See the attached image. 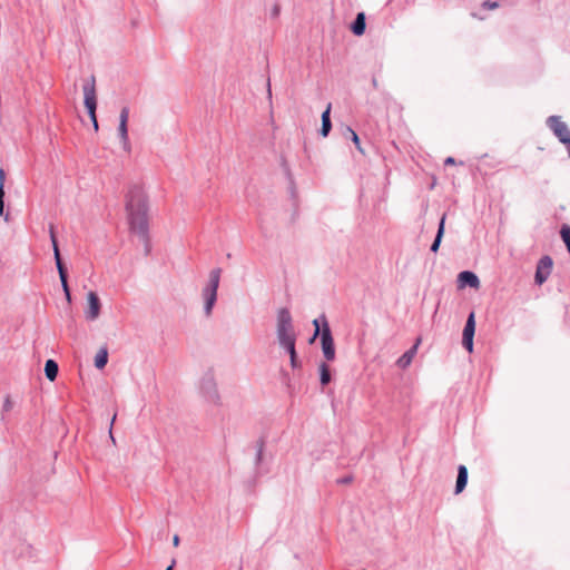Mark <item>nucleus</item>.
Returning a JSON list of instances; mask_svg holds the SVG:
<instances>
[{
    "mask_svg": "<svg viewBox=\"0 0 570 570\" xmlns=\"http://www.w3.org/2000/svg\"><path fill=\"white\" fill-rule=\"evenodd\" d=\"M126 210L130 232L136 234L145 246V254L150 253L148 199L142 187L132 186L126 196Z\"/></svg>",
    "mask_w": 570,
    "mask_h": 570,
    "instance_id": "nucleus-1",
    "label": "nucleus"
},
{
    "mask_svg": "<svg viewBox=\"0 0 570 570\" xmlns=\"http://www.w3.org/2000/svg\"><path fill=\"white\" fill-rule=\"evenodd\" d=\"M277 340L289 355V362L293 370L302 367V362L296 353V333L293 325L291 312L286 307H282L277 312L276 325Z\"/></svg>",
    "mask_w": 570,
    "mask_h": 570,
    "instance_id": "nucleus-2",
    "label": "nucleus"
},
{
    "mask_svg": "<svg viewBox=\"0 0 570 570\" xmlns=\"http://www.w3.org/2000/svg\"><path fill=\"white\" fill-rule=\"evenodd\" d=\"M220 268H214L209 274V282L203 289V296L205 298L204 312L206 316L212 315L213 307L217 301V289L220 281Z\"/></svg>",
    "mask_w": 570,
    "mask_h": 570,
    "instance_id": "nucleus-3",
    "label": "nucleus"
},
{
    "mask_svg": "<svg viewBox=\"0 0 570 570\" xmlns=\"http://www.w3.org/2000/svg\"><path fill=\"white\" fill-rule=\"evenodd\" d=\"M83 104L92 122V127L96 131L99 129L96 109H97V95H96V80L95 77L85 82L83 87Z\"/></svg>",
    "mask_w": 570,
    "mask_h": 570,
    "instance_id": "nucleus-4",
    "label": "nucleus"
},
{
    "mask_svg": "<svg viewBox=\"0 0 570 570\" xmlns=\"http://www.w3.org/2000/svg\"><path fill=\"white\" fill-rule=\"evenodd\" d=\"M322 323L323 327L321 331V344L323 355L326 361H333L335 358V345L328 322L324 314L322 315Z\"/></svg>",
    "mask_w": 570,
    "mask_h": 570,
    "instance_id": "nucleus-5",
    "label": "nucleus"
},
{
    "mask_svg": "<svg viewBox=\"0 0 570 570\" xmlns=\"http://www.w3.org/2000/svg\"><path fill=\"white\" fill-rule=\"evenodd\" d=\"M200 391L207 401L219 404L220 396L218 393L216 380L213 370L205 373L200 382Z\"/></svg>",
    "mask_w": 570,
    "mask_h": 570,
    "instance_id": "nucleus-6",
    "label": "nucleus"
},
{
    "mask_svg": "<svg viewBox=\"0 0 570 570\" xmlns=\"http://www.w3.org/2000/svg\"><path fill=\"white\" fill-rule=\"evenodd\" d=\"M475 333V314L471 312L466 318L463 334H462V345L468 352L473 351V337Z\"/></svg>",
    "mask_w": 570,
    "mask_h": 570,
    "instance_id": "nucleus-7",
    "label": "nucleus"
},
{
    "mask_svg": "<svg viewBox=\"0 0 570 570\" xmlns=\"http://www.w3.org/2000/svg\"><path fill=\"white\" fill-rule=\"evenodd\" d=\"M88 298V308L85 311L86 320L88 321H95L100 315V299L96 292L90 291L87 295Z\"/></svg>",
    "mask_w": 570,
    "mask_h": 570,
    "instance_id": "nucleus-8",
    "label": "nucleus"
},
{
    "mask_svg": "<svg viewBox=\"0 0 570 570\" xmlns=\"http://www.w3.org/2000/svg\"><path fill=\"white\" fill-rule=\"evenodd\" d=\"M128 118H129V108L124 107L120 110V115H119L118 135H119V138H120V140L124 145V148L126 150L129 149V138H128V127H127Z\"/></svg>",
    "mask_w": 570,
    "mask_h": 570,
    "instance_id": "nucleus-9",
    "label": "nucleus"
},
{
    "mask_svg": "<svg viewBox=\"0 0 570 570\" xmlns=\"http://www.w3.org/2000/svg\"><path fill=\"white\" fill-rule=\"evenodd\" d=\"M553 268V261L549 256H543L537 265V284H542L548 279Z\"/></svg>",
    "mask_w": 570,
    "mask_h": 570,
    "instance_id": "nucleus-10",
    "label": "nucleus"
},
{
    "mask_svg": "<svg viewBox=\"0 0 570 570\" xmlns=\"http://www.w3.org/2000/svg\"><path fill=\"white\" fill-rule=\"evenodd\" d=\"M458 286L459 288H464L466 286L471 288H479L480 279L475 273L471 271H463L458 275Z\"/></svg>",
    "mask_w": 570,
    "mask_h": 570,
    "instance_id": "nucleus-11",
    "label": "nucleus"
},
{
    "mask_svg": "<svg viewBox=\"0 0 570 570\" xmlns=\"http://www.w3.org/2000/svg\"><path fill=\"white\" fill-rule=\"evenodd\" d=\"M420 342H421V340L417 338L416 343L397 358L396 365L399 367L406 368L407 366H410V364L413 361V357L416 354L417 346H419Z\"/></svg>",
    "mask_w": 570,
    "mask_h": 570,
    "instance_id": "nucleus-12",
    "label": "nucleus"
},
{
    "mask_svg": "<svg viewBox=\"0 0 570 570\" xmlns=\"http://www.w3.org/2000/svg\"><path fill=\"white\" fill-rule=\"evenodd\" d=\"M366 29V17L364 12H358L351 24V31L353 35L360 37L363 36Z\"/></svg>",
    "mask_w": 570,
    "mask_h": 570,
    "instance_id": "nucleus-13",
    "label": "nucleus"
},
{
    "mask_svg": "<svg viewBox=\"0 0 570 570\" xmlns=\"http://www.w3.org/2000/svg\"><path fill=\"white\" fill-rule=\"evenodd\" d=\"M57 271H58V274H59V278H60V282H61V286H62L66 299H67L68 304H71V293H70V288H69V285H68L67 267L65 266V264H62V265L57 266Z\"/></svg>",
    "mask_w": 570,
    "mask_h": 570,
    "instance_id": "nucleus-14",
    "label": "nucleus"
},
{
    "mask_svg": "<svg viewBox=\"0 0 570 570\" xmlns=\"http://www.w3.org/2000/svg\"><path fill=\"white\" fill-rule=\"evenodd\" d=\"M468 469L465 465L460 464L458 466V476H456V483H455V494H460L466 487L468 483Z\"/></svg>",
    "mask_w": 570,
    "mask_h": 570,
    "instance_id": "nucleus-15",
    "label": "nucleus"
},
{
    "mask_svg": "<svg viewBox=\"0 0 570 570\" xmlns=\"http://www.w3.org/2000/svg\"><path fill=\"white\" fill-rule=\"evenodd\" d=\"M445 219H446V214H443L440 222H439V226H438V232H436V235H435V238L431 245V252L433 253H436L440 248V245H441V242H442V238L444 236V230H445Z\"/></svg>",
    "mask_w": 570,
    "mask_h": 570,
    "instance_id": "nucleus-16",
    "label": "nucleus"
},
{
    "mask_svg": "<svg viewBox=\"0 0 570 570\" xmlns=\"http://www.w3.org/2000/svg\"><path fill=\"white\" fill-rule=\"evenodd\" d=\"M331 108L332 105L328 104L326 109L322 112L321 119H322V127L320 130V134L322 137H327L331 129H332V122H331Z\"/></svg>",
    "mask_w": 570,
    "mask_h": 570,
    "instance_id": "nucleus-17",
    "label": "nucleus"
},
{
    "mask_svg": "<svg viewBox=\"0 0 570 570\" xmlns=\"http://www.w3.org/2000/svg\"><path fill=\"white\" fill-rule=\"evenodd\" d=\"M49 236H50V240L52 244L56 266L62 265L63 262H62V258L60 255V249H59V245H58V240H57V236H56V232H55V226L52 224L49 225Z\"/></svg>",
    "mask_w": 570,
    "mask_h": 570,
    "instance_id": "nucleus-18",
    "label": "nucleus"
},
{
    "mask_svg": "<svg viewBox=\"0 0 570 570\" xmlns=\"http://www.w3.org/2000/svg\"><path fill=\"white\" fill-rule=\"evenodd\" d=\"M58 371H59V367H58V364L56 361L53 360H47L46 363H45V374H46V377L49 380V381H55L57 379V375H58Z\"/></svg>",
    "mask_w": 570,
    "mask_h": 570,
    "instance_id": "nucleus-19",
    "label": "nucleus"
},
{
    "mask_svg": "<svg viewBox=\"0 0 570 570\" xmlns=\"http://www.w3.org/2000/svg\"><path fill=\"white\" fill-rule=\"evenodd\" d=\"M318 370H320V382H321L322 386H325L332 380L331 368L327 363L322 362L318 366Z\"/></svg>",
    "mask_w": 570,
    "mask_h": 570,
    "instance_id": "nucleus-20",
    "label": "nucleus"
},
{
    "mask_svg": "<svg viewBox=\"0 0 570 570\" xmlns=\"http://www.w3.org/2000/svg\"><path fill=\"white\" fill-rule=\"evenodd\" d=\"M108 362V351L101 347L95 356V366L99 370L104 368Z\"/></svg>",
    "mask_w": 570,
    "mask_h": 570,
    "instance_id": "nucleus-21",
    "label": "nucleus"
},
{
    "mask_svg": "<svg viewBox=\"0 0 570 570\" xmlns=\"http://www.w3.org/2000/svg\"><path fill=\"white\" fill-rule=\"evenodd\" d=\"M265 441L263 439H259L257 441V451H256V464H259L263 460V452H264Z\"/></svg>",
    "mask_w": 570,
    "mask_h": 570,
    "instance_id": "nucleus-22",
    "label": "nucleus"
},
{
    "mask_svg": "<svg viewBox=\"0 0 570 570\" xmlns=\"http://www.w3.org/2000/svg\"><path fill=\"white\" fill-rule=\"evenodd\" d=\"M346 131L348 132V135L351 136V139L352 141L354 142L355 147L363 153L362 148H361V141H360V138H358V135L350 127L346 128Z\"/></svg>",
    "mask_w": 570,
    "mask_h": 570,
    "instance_id": "nucleus-23",
    "label": "nucleus"
},
{
    "mask_svg": "<svg viewBox=\"0 0 570 570\" xmlns=\"http://www.w3.org/2000/svg\"><path fill=\"white\" fill-rule=\"evenodd\" d=\"M4 188L0 187V217L4 216V219L8 220V214L4 215Z\"/></svg>",
    "mask_w": 570,
    "mask_h": 570,
    "instance_id": "nucleus-24",
    "label": "nucleus"
},
{
    "mask_svg": "<svg viewBox=\"0 0 570 570\" xmlns=\"http://www.w3.org/2000/svg\"><path fill=\"white\" fill-rule=\"evenodd\" d=\"M12 406H13V404L11 402L10 395H7L4 399V402H3L2 412L3 413L10 412L12 410Z\"/></svg>",
    "mask_w": 570,
    "mask_h": 570,
    "instance_id": "nucleus-25",
    "label": "nucleus"
},
{
    "mask_svg": "<svg viewBox=\"0 0 570 570\" xmlns=\"http://www.w3.org/2000/svg\"><path fill=\"white\" fill-rule=\"evenodd\" d=\"M499 7V3L497 1L485 0L482 2V8L484 9H497Z\"/></svg>",
    "mask_w": 570,
    "mask_h": 570,
    "instance_id": "nucleus-26",
    "label": "nucleus"
},
{
    "mask_svg": "<svg viewBox=\"0 0 570 570\" xmlns=\"http://www.w3.org/2000/svg\"><path fill=\"white\" fill-rule=\"evenodd\" d=\"M320 321H322V316L320 318H315L313 321V325L315 326V332H314V335L312 337V341L320 334L321 335V328H320Z\"/></svg>",
    "mask_w": 570,
    "mask_h": 570,
    "instance_id": "nucleus-27",
    "label": "nucleus"
},
{
    "mask_svg": "<svg viewBox=\"0 0 570 570\" xmlns=\"http://www.w3.org/2000/svg\"><path fill=\"white\" fill-rule=\"evenodd\" d=\"M352 481H353V476L352 475H346L344 478L338 479L336 482L338 484H350Z\"/></svg>",
    "mask_w": 570,
    "mask_h": 570,
    "instance_id": "nucleus-28",
    "label": "nucleus"
},
{
    "mask_svg": "<svg viewBox=\"0 0 570 570\" xmlns=\"http://www.w3.org/2000/svg\"><path fill=\"white\" fill-rule=\"evenodd\" d=\"M6 173L3 168H0V187L4 188Z\"/></svg>",
    "mask_w": 570,
    "mask_h": 570,
    "instance_id": "nucleus-29",
    "label": "nucleus"
},
{
    "mask_svg": "<svg viewBox=\"0 0 570 570\" xmlns=\"http://www.w3.org/2000/svg\"><path fill=\"white\" fill-rule=\"evenodd\" d=\"M116 416H117V414L115 413V414L112 415V417H111V423H110V429H109V434H110V438H111L112 442H115V439H114V436H112L111 429H112V424H114V422H115V420H116Z\"/></svg>",
    "mask_w": 570,
    "mask_h": 570,
    "instance_id": "nucleus-30",
    "label": "nucleus"
},
{
    "mask_svg": "<svg viewBox=\"0 0 570 570\" xmlns=\"http://www.w3.org/2000/svg\"><path fill=\"white\" fill-rule=\"evenodd\" d=\"M455 164V159L453 157H448L445 160H444V165L448 166V165H454Z\"/></svg>",
    "mask_w": 570,
    "mask_h": 570,
    "instance_id": "nucleus-31",
    "label": "nucleus"
},
{
    "mask_svg": "<svg viewBox=\"0 0 570 570\" xmlns=\"http://www.w3.org/2000/svg\"><path fill=\"white\" fill-rule=\"evenodd\" d=\"M372 86H373L374 89L379 88V82H377V79L375 77L372 78Z\"/></svg>",
    "mask_w": 570,
    "mask_h": 570,
    "instance_id": "nucleus-32",
    "label": "nucleus"
},
{
    "mask_svg": "<svg viewBox=\"0 0 570 570\" xmlns=\"http://www.w3.org/2000/svg\"><path fill=\"white\" fill-rule=\"evenodd\" d=\"M173 543L175 547H177L179 544V537L177 534L174 535Z\"/></svg>",
    "mask_w": 570,
    "mask_h": 570,
    "instance_id": "nucleus-33",
    "label": "nucleus"
},
{
    "mask_svg": "<svg viewBox=\"0 0 570 570\" xmlns=\"http://www.w3.org/2000/svg\"><path fill=\"white\" fill-rule=\"evenodd\" d=\"M267 94H268V97H272V90H271V83L269 82L267 83Z\"/></svg>",
    "mask_w": 570,
    "mask_h": 570,
    "instance_id": "nucleus-34",
    "label": "nucleus"
},
{
    "mask_svg": "<svg viewBox=\"0 0 570 570\" xmlns=\"http://www.w3.org/2000/svg\"><path fill=\"white\" fill-rule=\"evenodd\" d=\"M174 564H175V561H173V563L170 566H168L166 570H174Z\"/></svg>",
    "mask_w": 570,
    "mask_h": 570,
    "instance_id": "nucleus-35",
    "label": "nucleus"
},
{
    "mask_svg": "<svg viewBox=\"0 0 570 570\" xmlns=\"http://www.w3.org/2000/svg\"><path fill=\"white\" fill-rule=\"evenodd\" d=\"M277 13H278V8H277V7H275V8H274V14L276 16Z\"/></svg>",
    "mask_w": 570,
    "mask_h": 570,
    "instance_id": "nucleus-36",
    "label": "nucleus"
}]
</instances>
